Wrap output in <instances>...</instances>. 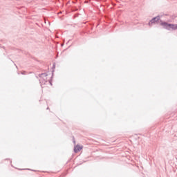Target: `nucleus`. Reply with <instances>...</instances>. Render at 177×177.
<instances>
[{"label": "nucleus", "instance_id": "f257e3e1", "mask_svg": "<svg viewBox=\"0 0 177 177\" xmlns=\"http://www.w3.org/2000/svg\"><path fill=\"white\" fill-rule=\"evenodd\" d=\"M48 75L46 73L39 74V81L40 84L45 85L48 82Z\"/></svg>", "mask_w": 177, "mask_h": 177}, {"label": "nucleus", "instance_id": "f03ea898", "mask_svg": "<svg viewBox=\"0 0 177 177\" xmlns=\"http://www.w3.org/2000/svg\"><path fill=\"white\" fill-rule=\"evenodd\" d=\"M160 20V16H157L151 19L149 23V26L151 27L153 24H156V23H158V21Z\"/></svg>", "mask_w": 177, "mask_h": 177}, {"label": "nucleus", "instance_id": "7ed1b4c3", "mask_svg": "<svg viewBox=\"0 0 177 177\" xmlns=\"http://www.w3.org/2000/svg\"><path fill=\"white\" fill-rule=\"evenodd\" d=\"M160 25L162 26L163 28H165L166 30H171V24H168V22H161Z\"/></svg>", "mask_w": 177, "mask_h": 177}, {"label": "nucleus", "instance_id": "20e7f679", "mask_svg": "<svg viewBox=\"0 0 177 177\" xmlns=\"http://www.w3.org/2000/svg\"><path fill=\"white\" fill-rule=\"evenodd\" d=\"M81 150H82V147L80 145H77L76 147H75V153H78V151H81Z\"/></svg>", "mask_w": 177, "mask_h": 177}, {"label": "nucleus", "instance_id": "39448f33", "mask_svg": "<svg viewBox=\"0 0 177 177\" xmlns=\"http://www.w3.org/2000/svg\"><path fill=\"white\" fill-rule=\"evenodd\" d=\"M171 30H177V24H171V25L170 26V30H171Z\"/></svg>", "mask_w": 177, "mask_h": 177}, {"label": "nucleus", "instance_id": "423d86ee", "mask_svg": "<svg viewBox=\"0 0 177 177\" xmlns=\"http://www.w3.org/2000/svg\"><path fill=\"white\" fill-rule=\"evenodd\" d=\"M73 143L74 145H75V140L74 139V137H73Z\"/></svg>", "mask_w": 177, "mask_h": 177}, {"label": "nucleus", "instance_id": "0eeeda50", "mask_svg": "<svg viewBox=\"0 0 177 177\" xmlns=\"http://www.w3.org/2000/svg\"><path fill=\"white\" fill-rule=\"evenodd\" d=\"M50 82V84L52 85V83H50V82Z\"/></svg>", "mask_w": 177, "mask_h": 177}, {"label": "nucleus", "instance_id": "6e6552de", "mask_svg": "<svg viewBox=\"0 0 177 177\" xmlns=\"http://www.w3.org/2000/svg\"><path fill=\"white\" fill-rule=\"evenodd\" d=\"M47 110H49V107L47 108Z\"/></svg>", "mask_w": 177, "mask_h": 177}, {"label": "nucleus", "instance_id": "1a4fd4ad", "mask_svg": "<svg viewBox=\"0 0 177 177\" xmlns=\"http://www.w3.org/2000/svg\"><path fill=\"white\" fill-rule=\"evenodd\" d=\"M36 78H38V76H36Z\"/></svg>", "mask_w": 177, "mask_h": 177}]
</instances>
